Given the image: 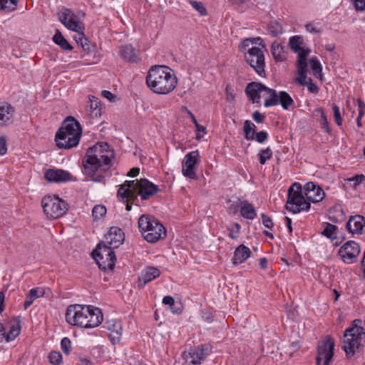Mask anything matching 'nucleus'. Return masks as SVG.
Masks as SVG:
<instances>
[{
  "instance_id": "obj_32",
  "label": "nucleus",
  "mask_w": 365,
  "mask_h": 365,
  "mask_svg": "<svg viewBox=\"0 0 365 365\" xmlns=\"http://www.w3.org/2000/svg\"><path fill=\"white\" fill-rule=\"evenodd\" d=\"M271 51L276 61H282L285 59L284 46L279 43L274 42L272 45Z\"/></svg>"
},
{
  "instance_id": "obj_39",
  "label": "nucleus",
  "mask_w": 365,
  "mask_h": 365,
  "mask_svg": "<svg viewBox=\"0 0 365 365\" xmlns=\"http://www.w3.org/2000/svg\"><path fill=\"white\" fill-rule=\"evenodd\" d=\"M309 65L313 71L314 75L317 78H321L322 77V68L321 66V63L318 61L317 58H312L309 59Z\"/></svg>"
},
{
  "instance_id": "obj_35",
  "label": "nucleus",
  "mask_w": 365,
  "mask_h": 365,
  "mask_svg": "<svg viewBox=\"0 0 365 365\" xmlns=\"http://www.w3.org/2000/svg\"><path fill=\"white\" fill-rule=\"evenodd\" d=\"M255 125L250 120H245L244 123V132L245 138L248 140H255Z\"/></svg>"
},
{
  "instance_id": "obj_41",
  "label": "nucleus",
  "mask_w": 365,
  "mask_h": 365,
  "mask_svg": "<svg viewBox=\"0 0 365 365\" xmlns=\"http://www.w3.org/2000/svg\"><path fill=\"white\" fill-rule=\"evenodd\" d=\"M241 226L237 222H232L227 227L229 231V237L232 240H235L238 237L240 232Z\"/></svg>"
},
{
  "instance_id": "obj_16",
  "label": "nucleus",
  "mask_w": 365,
  "mask_h": 365,
  "mask_svg": "<svg viewBox=\"0 0 365 365\" xmlns=\"http://www.w3.org/2000/svg\"><path fill=\"white\" fill-rule=\"evenodd\" d=\"M291 49L297 53V68L307 65V57L309 54V49L303 47L304 39L300 36H292L289 40Z\"/></svg>"
},
{
  "instance_id": "obj_9",
  "label": "nucleus",
  "mask_w": 365,
  "mask_h": 365,
  "mask_svg": "<svg viewBox=\"0 0 365 365\" xmlns=\"http://www.w3.org/2000/svg\"><path fill=\"white\" fill-rule=\"evenodd\" d=\"M43 212L49 219L62 217L68 210V204L56 195H46L41 200Z\"/></svg>"
},
{
  "instance_id": "obj_14",
  "label": "nucleus",
  "mask_w": 365,
  "mask_h": 365,
  "mask_svg": "<svg viewBox=\"0 0 365 365\" xmlns=\"http://www.w3.org/2000/svg\"><path fill=\"white\" fill-rule=\"evenodd\" d=\"M58 17L66 28L73 31L85 30L83 24L80 21L76 15L69 9L63 8L58 13Z\"/></svg>"
},
{
  "instance_id": "obj_46",
  "label": "nucleus",
  "mask_w": 365,
  "mask_h": 365,
  "mask_svg": "<svg viewBox=\"0 0 365 365\" xmlns=\"http://www.w3.org/2000/svg\"><path fill=\"white\" fill-rule=\"evenodd\" d=\"M48 360L52 364H59L62 361V355L59 351H51L48 355Z\"/></svg>"
},
{
  "instance_id": "obj_43",
  "label": "nucleus",
  "mask_w": 365,
  "mask_h": 365,
  "mask_svg": "<svg viewBox=\"0 0 365 365\" xmlns=\"http://www.w3.org/2000/svg\"><path fill=\"white\" fill-rule=\"evenodd\" d=\"M315 112L319 113L321 117V127L323 130H324L327 133H330V128L329 126V123L327 118L324 112V110L322 108H318L315 110Z\"/></svg>"
},
{
  "instance_id": "obj_57",
  "label": "nucleus",
  "mask_w": 365,
  "mask_h": 365,
  "mask_svg": "<svg viewBox=\"0 0 365 365\" xmlns=\"http://www.w3.org/2000/svg\"><path fill=\"white\" fill-rule=\"evenodd\" d=\"M101 96L103 98L108 99L110 102H114V101H115V100L117 98L116 96L113 94L109 91H106V90H104V91H101Z\"/></svg>"
},
{
  "instance_id": "obj_2",
  "label": "nucleus",
  "mask_w": 365,
  "mask_h": 365,
  "mask_svg": "<svg viewBox=\"0 0 365 365\" xmlns=\"http://www.w3.org/2000/svg\"><path fill=\"white\" fill-rule=\"evenodd\" d=\"M103 315L99 308L91 305L72 304L66 309V321L72 326L91 329L99 326Z\"/></svg>"
},
{
  "instance_id": "obj_22",
  "label": "nucleus",
  "mask_w": 365,
  "mask_h": 365,
  "mask_svg": "<svg viewBox=\"0 0 365 365\" xmlns=\"http://www.w3.org/2000/svg\"><path fill=\"white\" fill-rule=\"evenodd\" d=\"M44 177L48 181L57 183L72 180V175L61 169H48L45 172Z\"/></svg>"
},
{
  "instance_id": "obj_40",
  "label": "nucleus",
  "mask_w": 365,
  "mask_h": 365,
  "mask_svg": "<svg viewBox=\"0 0 365 365\" xmlns=\"http://www.w3.org/2000/svg\"><path fill=\"white\" fill-rule=\"evenodd\" d=\"M38 289L37 288H33L31 289L28 295L26 296V300L24 302V309H28L34 302V301L38 298Z\"/></svg>"
},
{
  "instance_id": "obj_15",
  "label": "nucleus",
  "mask_w": 365,
  "mask_h": 365,
  "mask_svg": "<svg viewBox=\"0 0 365 365\" xmlns=\"http://www.w3.org/2000/svg\"><path fill=\"white\" fill-rule=\"evenodd\" d=\"M200 162V152L196 150L187 153L182 162V173L185 177L196 179L195 166Z\"/></svg>"
},
{
  "instance_id": "obj_8",
  "label": "nucleus",
  "mask_w": 365,
  "mask_h": 365,
  "mask_svg": "<svg viewBox=\"0 0 365 365\" xmlns=\"http://www.w3.org/2000/svg\"><path fill=\"white\" fill-rule=\"evenodd\" d=\"M286 209L294 213L308 211L310 203L307 200L299 182H294L288 189Z\"/></svg>"
},
{
  "instance_id": "obj_25",
  "label": "nucleus",
  "mask_w": 365,
  "mask_h": 365,
  "mask_svg": "<svg viewBox=\"0 0 365 365\" xmlns=\"http://www.w3.org/2000/svg\"><path fill=\"white\" fill-rule=\"evenodd\" d=\"M250 255V249L244 245H240L234 252V256L232 259V263L234 265L242 264L247 259Z\"/></svg>"
},
{
  "instance_id": "obj_48",
  "label": "nucleus",
  "mask_w": 365,
  "mask_h": 365,
  "mask_svg": "<svg viewBox=\"0 0 365 365\" xmlns=\"http://www.w3.org/2000/svg\"><path fill=\"white\" fill-rule=\"evenodd\" d=\"M365 179V176L363 174L356 175L351 178L346 179L347 182H353L351 185L354 189H356L357 185H359Z\"/></svg>"
},
{
  "instance_id": "obj_34",
  "label": "nucleus",
  "mask_w": 365,
  "mask_h": 365,
  "mask_svg": "<svg viewBox=\"0 0 365 365\" xmlns=\"http://www.w3.org/2000/svg\"><path fill=\"white\" fill-rule=\"evenodd\" d=\"M19 0H0V11L11 12L17 8Z\"/></svg>"
},
{
  "instance_id": "obj_3",
  "label": "nucleus",
  "mask_w": 365,
  "mask_h": 365,
  "mask_svg": "<svg viewBox=\"0 0 365 365\" xmlns=\"http://www.w3.org/2000/svg\"><path fill=\"white\" fill-rule=\"evenodd\" d=\"M178 80L173 70L165 66L155 65L150 67L146 76V84L155 93L166 95L176 87Z\"/></svg>"
},
{
  "instance_id": "obj_61",
  "label": "nucleus",
  "mask_w": 365,
  "mask_h": 365,
  "mask_svg": "<svg viewBox=\"0 0 365 365\" xmlns=\"http://www.w3.org/2000/svg\"><path fill=\"white\" fill-rule=\"evenodd\" d=\"M140 173L139 168H133L130 170L128 173V175L130 177H136Z\"/></svg>"
},
{
  "instance_id": "obj_18",
  "label": "nucleus",
  "mask_w": 365,
  "mask_h": 365,
  "mask_svg": "<svg viewBox=\"0 0 365 365\" xmlns=\"http://www.w3.org/2000/svg\"><path fill=\"white\" fill-rule=\"evenodd\" d=\"M104 327L110 331L108 337L112 344H119L123 334L121 322L116 319H108L105 322Z\"/></svg>"
},
{
  "instance_id": "obj_27",
  "label": "nucleus",
  "mask_w": 365,
  "mask_h": 365,
  "mask_svg": "<svg viewBox=\"0 0 365 365\" xmlns=\"http://www.w3.org/2000/svg\"><path fill=\"white\" fill-rule=\"evenodd\" d=\"M160 274V272L158 269L154 267H148L141 272V274L139 277L138 280L140 283L143 282L142 285L144 286L147 283L158 277Z\"/></svg>"
},
{
  "instance_id": "obj_45",
  "label": "nucleus",
  "mask_w": 365,
  "mask_h": 365,
  "mask_svg": "<svg viewBox=\"0 0 365 365\" xmlns=\"http://www.w3.org/2000/svg\"><path fill=\"white\" fill-rule=\"evenodd\" d=\"M76 33V35L74 36V38L78 44L81 45V46L83 48H88V40L85 37L84 35V30L80 31H75Z\"/></svg>"
},
{
  "instance_id": "obj_4",
  "label": "nucleus",
  "mask_w": 365,
  "mask_h": 365,
  "mask_svg": "<svg viewBox=\"0 0 365 365\" xmlns=\"http://www.w3.org/2000/svg\"><path fill=\"white\" fill-rule=\"evenodd\" d=\"M160 191L158 187L145 178L138 180H127L121 185L118 190L117 196L128 202L138 200V195L142 200L150 199Z\"/></svg>"
},
{
  "instance_id": "obj_55",
  "label": "nucleus",
  "mask_w": 365,
  "mask_h": 365,
  "mask_svg": "<svg viewBox=\"0 0 365 365\" xmlns=\"http://www.w3.org/2000/svg\"><path fill=\"white\" fill-rule=\"evenodd\" d=\"M262 224L264 227L269 229H272L273 227L274 223L269 216H267L265 214H262Z\"/></svg>"
},
{
  "instance_id": "obj_6",
  "label": "nucleus",
  "mask_w": 365,
  "mask_h": 365,
  "mask_svg": "<svg viewBox=\"0 0 365 365\" xmlns=\"http://www.w3.org/2000/svg\"><path fill=\"white\" fill-rule=\"evenodd\" d=\"M138 224L139 231L148 242L155 243L166 235L164 226L153 215H141Z\"/></svg>"
},
{
  "instance_id": "obj_10",
  "label": "nucleus",
  "mask_w": 365,
  "mask_h": 365,
  "mask_svg": "<svg viewBox=\"0 0 365 365\" xmlns=\"http://www.w3.org/2000/svg\"><path fill=\"white\" fill-rule=\"evenodd\" d=\"M363 337H365V332L359 326L354 325L345 330L342 348L346 355L354 354L355 350L359 347Z\"/></svg>"
},
{
  "instance_id": "obj_11",
  "label": "nucleus",
  "mask_w": 365,
  "mask_h": 365,
  "mask_svg": "<svg viewBox=\"0 0 365 365\" xmlns=\"http://www.w3.org/2000/svg\"><path fill=\"white\" fill-rule=\"evenodd\" d=\"M93 257L99 268L113 270L115 262V255L113 249L99 243L93 252Z\"/></svg>"
},
{
  "instance_id": "obj_50",
  "label": "nucleus",
  "mask_w": 365,
  "mask_h": 365,
  "mask_svg": "<svg viewBox=\"0 0 365 365\" xmlns=\"http://www.w3.org/2000/svg\"><path fill=\"white\" fill-rule=\"evenodd\" d=\"M71 340L68 337H64L61 339V349L66 354H68L71 351Z\"/></svg>"
},
{
  "instance_id": "obj_52",
  "label": "nucleus",
  "mask_w": 365,
  "mask_h": 365,
  "mask_svg": "<svg viewBox=\"0 0 365 365\" xmlns=\"http://www.w3.org/2000/svg\"><path fill=\"white\" fill-rule=\"evenodd\" d=\"M268 137V134L266 131L262 130L255 133V139L259 143H264Z\"/></svg>"
},
{
  "instance_id": "obj_28",
  "label": "nucleus",
  "mask_w": 365,
  "mask_h": 365,
  "mask_svg": "<svg viewBox=\"0 0 365 365\" xmlns=\"http://www.w3.org/2000/svg\"><path fill=\"white\" fill-rule=\"evenodd\" d=\"M121 57L126 61L136 63L138 56L135 48L130 44L123 45L119 47Z\"/></svg>"
},
{
  "instance_id": "obj_53",
  "label": "nucleus",
  "mask_w": 365,
  "mask_h": 365,
  "mask_svg": "<svg viewBox=\"0 0 365 365\" xmlns=\"http://www.w3.org/2000/svg\"><path fill=\"white\" fill-rule=\"evenodd\" d=\"M196 138L200 139L206 134V128L200 124L195 126Z\"/></svg>"
},
{
  "instance_id": "obj_59",
  "label": "nucleus",
  "mask_w": 365,
  "mask_h": 365,
  "mask_svg": "<svg viewBox=\"0 0 365 365\" xmlns=\"http://www.w3.org/2000/svg\"><path fill=\"white\" fill-rule=\"evenodd\" d=\"M163 303L169 307H176V303L171 296H165L163 299Z\"/></svg>"
},
{
  "instance_id": "obj_36",
  "label": "nucleus",
  "mask_w": 365,
  "mask_h": 365,
  "mask_svg": "<svg viewBox=\"0 0 365 365\" xmlns=\"http://www.w3.org/2000/svg\"><path fill=\"white\" fill-rule=\"evenodd\" d=\"M336 230H337V227L336 225H331L329 222H326L324 224L323 231L322 232V235L325 236L326 237L333 240L336 238Z\"/></svg>"
},
{
  "instance_id": "obj_63",
  "label": "nucleus",
  "mask_w": 365,
  "mask_h": 365,
  "mask_svg": "<svg viewBox=\"0 0 365 365\" xmlns=\"http://www.w3.org/2000/svg\"><path fill=\"white\" fill-rule=\"evenodd\" d=\"M284 222L286 224V226L289 230V233H292V220L288 217H284Z\"/></svg>"
},
{
  "instance_id": "obj_30",
  "label": "nucleus",
  "mask_w": 365,
  "mask_h": 365,
  "mask_svg": "<svg viewBox=\"0 0 365 365\" xmlns=\"http://www.w3.org/2000/svg\"><path fill=\"white\" fill-rule=\"evenodd\" d=\"M277 97L278 103H280L284 110L289 109V108L294 103V101L292 97L285 91H280L279 94H277Z\"/></svg>"
},
{
  "instance_id": "obj_31",
  "label": "nucleus",
  "mask_w": 365,
  "mask_h": 365,
  "mask_svg": "<svg viewBox=\"0 0 365 365\" xmlns=\"http://www.w3.org/2000/svg\"><path fill=\"white\" fill-rule=\"evenodd\" d=\"M53 41L55 43L61 46V48L63 50L71 51L73 48L72 46L63 36V35L59 31H56L55 35L53 37Z\"/></svg>"
},
{
  "instance_id": "obj_56",
  "label": "nucleus",
  "mask_w": 365,
  "mask_h": 365,
  "mask_svg": "<svg viewBox=\"0 0 365 365\" xmlns=\"http://www.w3.org/2000/svg\"><path fill=\"white\" fill-rule=\"evenodd\" d=\"M352 2L356 11H364L365 9V0H352Z\"/></svg>"
},
{
  "instance_id": "obj_58",
  "label": "nucleus",
  "mask_w": 365,
  "mask_h": 365,
  "mask_svg": "<svg viewBox=\"0 0 365 365\" xmlns=\"http://www.w3.org/2000/svg\"><path fill=\"white\" fill-rule=\"evenodd\" d=\"M252 118L257 123H261L264 120L265 115L264 114H262L259 111L256 110L252 114Z\"/></svg>"
},
{
  "instance_id": "obj_51",
  "label": "nucleus",
  "mask_w": 365,
  "mask_h": 365,
  "mask_svg": "<svg viewBox=\"0 0 365 365\" xmlns=\"http://www.w3.org/2000/svg\"><path fill=\"white\" fill-rule=\"evenodd\" d=\"M305 29L307 31L313 34L321 33L322 30V28L317 26V25H316L314 23H309L306 24Z\"/></svg>"
},
{
  "instance_id": "obj_38",
  "label": "nucleus",
  "mask_w": 365,
  "mask_h": 365,
  "mask_svg": "<svg viewBox=\"0 0 365 365\" xmlns=\"http://www.w3.org/2000/svg\"><path fill=\"white\" fill-rule=\"evenodd\" d=\"M268 32L272 36H277L282 34L283 29L282 25L279 22L274 21L270 22V24H269Z\"/></svg>"
},
{
  "instance_id": "obj_19",
  "label": "nucleus",
  "mask_w": 365,
  "mask_h": 365,
  "mask_svg": "<svg viewBox=\"0 0 365 365\" xmlns=\"http://www.w3.org/2000/svg\"><path fill=\"white\" fill-rule=\"evenodd\" d=\"M302 191L307 200L309 202H319L325 197L324 190L319 185L312 182H307L304 185Z\"/></svg>"
},
{
  "instance_id": "obj_13",
  "label": "nucleus",
  "mask_w": 365,
  "mask_h": 365,
  "mask_svg": "<svg viewBox=\"0 0 365 365\" xmlns=\"http://www.w3.org/2000/svg\"><path fill=\"white\" fill-rule=\"evenodd\" d=\"M245 57L246 61L254 68L259 76H264V56L261 48L252 46L248 48Z\"/></svg>"
},
{
  "instance_id": "obj_54",
  "label": "nucleus",
  "mask_w": 365,
  "mask_h": 365,
  "mask_svg": "<svg viewBox=\"0 0 365 365\" xmlns=\"http://www.w3.org/2000/svg\"><path fill=\"white\" fill-rule=\"evenodd\" d=\"M7 152L6 138L5 136L0 137V155H4Z\"/></svg>"
},
{
  "instance_id": "obj_60",
  "label": "nucleus",
  "mask_w": 365,
  "mask_h": 365,
  "mask_svg": "<svg viewBox=\"0 0 365 365\" xmlns=\"http://www.w3.org/2000/svg\"><path fill=\"white\" fill-rule=\"evenodd\" d=\"M359 103V115L363 116L365 113V104L360 100L358 101Z\"/></svg>"
},
{
  "instance_id": "obj_42",
  "label": "nucleus",
  "mask_w": 365,
  "mask_h": 365,
  "mask_svg": "<svg viewBox=\"0 0 365 365\" xmlns=\"http://www.w3.org/2000/svg\"><path fill=\"white\" fill-rule=\"evenodd\" d=\"M106 213V207L103 205H96L92 210V215L95 220L101 219Z\"/></svg>"
},
{
  "instance_id": "obj_37",
  "label": "nucleus",
  "mask_w": 365,
  "mask_h": 365,
  "mask_svg": "<svg viewBox=\"0 0 365 365\" xmlns=\"http://www.w3.org/2000/svg\"><path fill=\"white\" fill-rule=\"evenodd\" d=\"M90 101V112L92 116L101 115L100 102L98 99L94 96L89 97Z\"/></svg>"
},
{
  "instance_id": "obj_44",
  "label": "nucleus",
  "mask_w": 365,
  "mask_h": 365,
  "mask_svg": "<svg viewBox=\"0 0 365 365\" xmlns=\"http://www.w3.org/2000/svg\"><path fill=\"white\" fill-rule=\"evenodd\" d=\"M259 160L261 165H264L267 160L270 159L272 156V150L270 148H267L260 150L258 154Z\"/></svg>"
},
{
  "instance_id": "obj_64",
  "label": "nucleus",
  "mask_w": 365,
  "mask_h": 365,
  "mask_svg": "<svg viewBox=\"0 0 365 365\" xmlns=\"http://www.w3.org/2000/svg\"><path fill=\"white\" fill-rule=\"evenodd\" d=\"M79 364L80 365H91V362L87 358H80Z\"/></svg>"
},
{
  "instance_id": "obj_24",
  "label": "nucleus",
  "mask_w": 365,
  "mask_h": 365,
  "mask_svg": "<svg viewBox=\"0 0 365 365\" xmlns=\"http://www.w3.org/2000/svg\"><path fill=\"white\" fill-rule=\"evenodd\" d=\"M365 226V218L362 215L351 216L346 223V229L352 234H360Z\"/></svg>"
},
{
  "instance_id": "obj_47",
  "label": "nucleus",
  "mask_w": 365,
  "mask_h": 365,
  "mask_svg": "<svg viewBox=\"0 0 365 365\" xmlns=\"http://www.w3.org/2000/svg\"><path fill=\"white\" fill-rule=\"evenodd\" d=\"M190 4L194 9L200 13V15H206L207 11L202 2L197 1H191Z\"/></svg>"
},
{
  "instance_id": "obj_62",
  "label": "nucleus",
  "mask_w": 365,
  "mask_h": 365,
  "mask_svg": "<svg viewBox=\"0 0 365 365\" xmlns=\"http://www.w3.org/2000/svg\"><path fill=\"white\" fill-rule=\"evenodd\" d=\"M170 311L173 314H180L182 312L181 306L179 304L176 303V307H170Z\"/></svg>"
},
{
  "instance_id": "obj_7",
  "label": "nucleus",
  "mask_w": 365,
  "mask_h": 365,
  "mask_svg": "<svg viewBox=\"0 0 365 365\" xmlns=\"http://www.w3.org/2000/svg\"><path fill=\"white\" fill-rule=\"evenodd\" d=\"M245 93L253 103H260V98H264V106L266 108L278 104L276 91L260 83L252 82L248 83L245 88Z\"/></svg>"
},
{
  "instance_id": "obj_17",
  "label": "nucleus",
  "mask_w": 365,
  "mask_h": 365,
  "mask_svg": "<svg viewBox=\"0 0 365 365\" xmlns=\"http://www.w3.org/2000/svg\"><path fill=\"white\" fill-rule=\"evenodd\" d=\"M338 253L344 263L352 264L357 260L360 247L354 241H348L339 248Z\"/></svg>"
},
{
  "instance_id": "obj_33",
  "label": "nucleus",
  "mask_w": 365,
  "mask_h": 365,
  "mask_svg": "<svg viewBox=\"0 0 365 365\" xmlns=\"http://www.w3.org/2000/svg\"><path fill=\"white\" fill-rule=\"evenodd\" d=\"M20 333V325L19 322H14L11 324L9 331L6 334L4 338L6 339L7 341H11L15 339V338Z\"/></svg>"
},
{
  "instance_id": "obj_29",
  "label": "nucleus",
  "mask_w": 365,
  "mask_h": 365,
  "mask_svg": "<svg viewBox=\"0 0 365 365\" xmlns=\"http://www.w3.org/2000/svg\"><path fill=\"white\" fill-rule=\"evenodd\" d=\"M240 214L244 218L251 220H254L257 216L254 206L247 201L241 202Z\"/></svg>"
},
{
  "instance_id": "obj_23",
  "label": "nucleus",
  "mask_w": 365,
  "mask_h": 365,
  "mask_svg": "<svg viewBox=\"0 0 365 365\" xmlns=\"http://www.w3.org/2000/svg\"><path fill=\"white\" fill-rule=\"evenodd\" d=\"M299 77L297 78V82L304 86H307L308 91L312 93H317L319 92L318 86L312 82L311 78H307V65L297 68Z\"/></svg>"
},
{
  "instance_id": "obj_26",
  "label": "nucleus",
  "mask_w": 365,
  "mask_h": 365,
  "mask_svg": "<svg viewBox=\"0 0 365 365\" xmlns=\"http://www.w3.org/2000/svg\"><path fill=\"white\" fill-rule=\"evenodd\" d=\"M15 115L14 108L9 103L0 105V121L4 123L11 124L14 121Z\"/></svg>"
},
{
  "instance_id": "obj_49",
  "label": "nucleus",
  "mask_w": 365,
  "mask_h": 365,
  "mask_svg": "<svg viewBox=\"0 0 365 365\" xmlns=\"http://www.w3.org/2000/svg\"><path fill=\"white\" fill-rule=\"evenodd\" d=\"M332 109H333L334 118L335 123L338 125H341L343 120H342V118L341 116L340 110H339V106H336V104H333L332 105Z\"/></svg>"
},
{
  "instance_id": "obj_1",
  "label": "nucleus",
  "mask_w": 365,
  "mask_h": 365,
  "mask_svg": "<svg viewBox=\"0 0 365 365\" xmlns=\"http://www.w3.org/2000/svg\"><path fill=\"white\" fill-rule=\"evenodd\" d=\"M113 158L114 152L107 143H97L87 150L83 160L84 174L93 182H103Z\"/></svg>"
},
{
  "instance_id": "obj_12",
  "label": "nucleus",
  "mask_w": 365,
  "mask_h": 365,
  "mask_svg": "<svg viewBox=\"0 0 365 365\" xmlns=\"http://www.w3.org/2000/svg\"><path fill=\"white\" fill-rule=\"evenodd\" d=\"M334 341L330 336L319 341L317 346V365H329L334 355Z\"/></svg>"
},
{
  "instance_id": "obj_5",
  "label": "nucleus",
  "mask_w": 365,
  "mask_h": 365,
  "mask_svg": "<svg viewBox=\"0 0 365 365\" xmlns=\"http://www.w3.org/2000/svg\"><path fill=\"white\" fill-rule=\"evenodd\" d=\"M81 127L73 117H68L56 134V141L59 148L69 149L76 147L80 141Z\"/></svg>"
},
{
  "instance_id": "obj_20",
  "label": "nucleus",
  "mask_w": 365,
  "mask_h": 365,
  "mask_svg": "<svg viewBox=\"0 0 365 365\" xmlns=\"http://www.w3.org/2000/svg\"><path fill=\"white\" fill-rule=\"evenodd\" d=\"M124 240L125 235L123 232L118 227H113L105 235V240L102 243L113 250L122 245Z\"/></svg>"
},
{
  "instance_id": "obj_21",
  "label": "nucleus",
  "mask_w": 365,
  "mask_h": 365,
  "mask_svg": "<svg viewBox=\"0 0 365 365\" xmlns=\"http://www.w3.org/2000/svg\"><path fill=\"white\" fill-rule=\"evenodd\" d=\"M207 355V353L202 346H197L182 353V357L188 365H200Z\"/></svg>"
}]
</instances>
